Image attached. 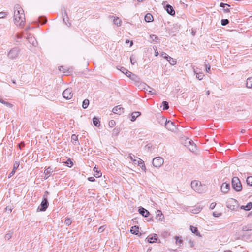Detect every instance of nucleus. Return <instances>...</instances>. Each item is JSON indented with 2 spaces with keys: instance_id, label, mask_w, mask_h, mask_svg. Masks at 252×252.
Instances as JSON below:
<instances>
[{
  "instance_id": "nucleus-29",
  "label": "nucleus",
  "mask_w": 252,
  "mask_h": 252,
  "mask_svg": "<svg viewBox=\"0 0 252 252\" xmlns=\"http://www.w3.org/2000/svg\"><path fill=\"white\" fill-rule=\"evenodd\" d=\"M89 104V100L87 99L84 100L82 103V107L84 109H86L88 107Z\"/></svg>"
},
{
  "instance_id": "nucleus-8",
  "label": "nucleus",
  "mask_w": 252,
  "mask_h": 252,
  "mask_svg": "<svg viewBox=\"0 0 252 252\" xmlns=\"http://www.w3.org/2000/svg\"><path fill=\"white\" fill-rule=\"evenodd\" d=\"M237 205V201L235 199L230 198L226 202L227 207L231 209L234 210L235 209V206Z\"/></svg>"
},
{
  "instance_id": "nucleus-20",
  "label": "nucleus",
  "mask_w": 252,
  "mask_h": 252,
  "mask_svg": "<svg viewBox=\"0 0 252 252\" xmlns=\"http://www.w3.org/2000/svg\"><path fill=\"white\" fill-rule=\"evenodd\" d=\"M140 115H141V112H138V111H135V112H132L131 114V118L130 120L132 122H134V121H135L136 118L138 117H139Z\"/></svg>"
},
{
  "instance_id": "nucleus-36",
  "label": "nucleus",
  "mask_w": 252,
  "mask_h": 252,
  "mask_svg": "<svg viewBox=\"0 0 252 252\" xmlns=\"http://www.w3.org/2000/svg\"><path fill=\"white\" fill-rule=\"evenodd\" d=\"M145 86V87H143V89L147 92H148L149 93H152V90H153L151 88H150L149 86H147L145 84L143 85Z\"/></svg>"
},
{
  "instance_id": "nucleus-6",
  "label": "nucleus",
  "mask_w": 252,
  "mask_h": 252,
  "mask_svg": "<svg viewBox=\"0 0 252 252\" xmlns=\"http://www.w3.org/2000/svg\"><path fill=\"white\" fill-rule=\"evenodd\" d=\"M19 53V48L15 47L13 48L11 50H10L8 54V56L13 59L17 58Z\"/></svg>"
},
{
  "instance_id": "nucleus-28",
  "label": "nucleus",
  "mask_w": 252,
  "mask_h": 252,
  "mask_svg": "<svg viewBox=\"0 0 252 252\" xmlns=\"http://www.w3.org/2000/svg\"><path fill=\"white\" fill-rule=\"evenodd\" d=\"M246 86L248 88H251L252 87V77L248 78L247 79Z\"/></svg>"
},
{
  "instance_id": "nucleus-31",
  "label": "nucleus",
  "mask_w": 252,
  "mask_h": 252,
  "mask_svg": "<svg viewBox=\"0 0 252 252\" xmlns=\"http://www.w3.org/2000/svg\"><path fill=\"white\" fill-rule=\"evenodd\" d=\"M94 171V172H96V174H95L94 176L96 177H99L100 176H101L102 175V174L101 173H100L98 171V168L96 167H94V169H93Z\"/></svg>"
},
{
  "instance_id": "nucleus-18",
  "label": "nucleus",
  "mask_w": 252,
  "mask_h": 252,
  "mask_svg": "<svg viewBox=\"0 0 252 252\" xmlns=\"http://www.w3.org/2000/svg\"><path fill=\"white\" fill-rule=\"evenodd\" d=\"M19 166V163L18 162H16L13 165V168L12 170V171L10 173V174L8 175V178H10L12 176L14 175L15 173L16 169L18 168Z\"/></svg>"
},
{
  "instance_id": "nucleus-55",
  "label": "nucleus",
  "mask_w": 252,
  "mask_h": 252,
  "mask_svg": "<svg viewBox=\"0 0 252 252\" xmlns=\"http://www.w3.org/2000/svg\"><path fill=\"white\" fill-rule=\"evenodd\" d=\"M132 73H131V72H130L128 70V71H126V73H125V74H126L128 77H131V75H132Z\"/></svg>"
},
{
  "instance_id": "nucleus-13",
  "label": "nucleus",
  "mask_w": 252,
  "mask_h": 252,
  "mask_svg": "<svg viewBox=\"0 0 252 252\" xmlns=\"http://www.w3.org/2000/svg\"><path fill=\"white\" fill-rule=\"evenodd\" d=\"M230 189V185L229 183H223L221 186V191L224 193H227Z\"/></svg>"
},
{
  "instance_id": "nucleus-38",
  "label": "nucleus",
  "mask_w": 252,
  "mask_h": 252,
  "mask_svg": "<svg viewBox=\"0 0 252 252\" xmlns=\"http://www.w3.org/2000/svg\"><path fill=\"white\" fill-rule=\"evenodd\" d=\"M150 38L151 41H156L158 40V37L154 34H151L150 35Z\"/></svg>"
},
{
  "instance_id": "nucleus-54",
  "label": "nucleus",
  "mask_w": 252,
  "mask_h": 252,
  "mask_svg": "<svg viewBox=\"0 0 252 252\" xmlns=\"http://www.w3.org/2000/svg\"><path fill=\"white\" fill-rule=\"evenodd\" d=\"M130 60L132 64L134 65L136 63V60L133 59L132 57H130Z\"/></svg>"
},
{
  "instance_id": "nucleus-24",
  "label": "nucleus",
  "mask_w": 252,
  "mask_h": 252,
  "mask_svg": "<svg viewBox=\"0 0 252 252\" xmlns=\"http://www.w3.org/2000/svg\"><path fill=\"white\" fill-rule=\"evenodd\" d=\"M252 207V202H249L246 205H242L240 207L241 209H244L246 211L250 210Z\"/></svg>"
},
{
  "instance_id": "nucleus-22",
  "label": "nucleus",
  "mask_w": 252,
  "mask_h": 252,
  "mask_svg": "<svg viewBox=\"0 0 252 252\" xmlns=\"http://www.w3.org/2000/svg\"><path fill=\"white\" fill-rule=\"evenodd\" d=\"M145 20L147 22H150L153 21V17L150 13H147L145 16Z\"/></svg>"
},
{
  "instance_id": "nucleus-57",
  "label": "nucleus",
  "mask_w": 252,
  "mask_h": 252,
  "mask_svg": "<svg viewBox=\"0 0 252 252\" xmlns=\"http://www.w3.org/2000/svg\"><path fill=\"white\" fill-rule=\"evenodd\" d=\"M216 205V203H212L210 205V208L211 209H213Z\"/></svg>"
},
{
  "instance_id": "nucleus-23",
  "label": "nucleus",
  "mask_w": 252,
  "mask_h": 252,
  "mask_svg": "<svg viewBox=\"0 0 252 252\" xmlns=\"http://www.w3.org/2000/svg\"><path fill=\"white\" fill-rule=\"evenodd\" d=\"M136 163L141 167V168L142 170L145 171L146 170V167H145L144 162L143 160L139 159V160H138V161L137 160Z\"/></svg>"
},
{
  "instance_id": "nucleus-44",
  "label": "nucleus",
  "mask_w": 252,
  "mask_h": 252,
  "mask_svg": "<svg viewBox=\"0 0 252 252\" xmlns=\"http://www.w3.org/2000/svg\"><path fill=\"white\" fill-rule=\"evenodd\" d=\"M170 64L172 65H174L176 64V60L172 58H171V60L168 61Z\"/></svg>"
},
{
  "instance_id": "nucleus-32",
  "label": "nucleus",
  "mask_w": 252,
  "mask_h": 252,
  "mask_svg": "<svg viewBox=\"0 0 252 252\" xmlns=\"http://www.w3.org/2000/svg\"><path fill=\"white\" fill-rule=\"evenodd\" d=\"M93 124H94V125L96 126H99V120L96 118V117H94L93 119Z\"/></svg>"
},
{
  "instance_id": "nucleus-34",
  "label": "nucleus",
  "mask_w": 252,
  "mask_h": 252,
  "mask_svg": "<svg viewBox=\"0 0 252 252\" xmlns=\"http://www.w3.org/2000/svg\"><path fill=\"white\" fill-rule=\"evenodd\" d=\"M0 102L6 105L7 106L11 108L12 107V105L7 102L4 101L2 99L0 98Z\"/></svg>"
},
{
  "instance_id": "nucleus-16",
  "label": "nucleus",
  "mask_w": 252,
  "mask_h": 252,
  "mask_svg": "<svg viewBox=\"0 0 252 252\" xmlns=\"http://www.w3.org/2000/svg\"><path fill=\"white\" fill-rule=\"evenodd\" d=\"M53 172L52 168L51 167H48L44 171V179H47Z\"/></svg>"
},
{
  "instance_id": "nucleus-2",
  "label": "nucleus",
  "mask_w": 252,
  "mask_h": 252,
  "mask_svg": "<svg viewBox=\"0 0 252 252\" xmlns=\"http://www.w3.org/2000/svg\"><path fill=\"white\" fill-rule=\"evenodd\" d=\"M191 187L194 191L198 193H202L206 189V186L197 180H194L191 182Z\"/></svg>"
},
{
  "instance_id": "nucleus-1",
  "label": "nucleus",
  "mask_w": 252,
  "mask_h": 252,
  "mask_svg": "<svg viewBox=\"0 0 252 252\" xmlns=\"http://www.w3.org/2000/svg\"><path fill=\"white\" fill-rule=\"evenodd\" d=\"M14 22L18 26L23 27L25 22V16L23 9L19 4L14 7Z\"/></svg>"
},
{
  "instance_id": "nucleus-35",
  "label": "nucleus",
  "mask_w": 252,
  "mask_h": 252,
  "mask_svg": "<svg viewBox=\"0 0 252 252\" xmlns=\"http://www.w3.org/2000/svg\"><path fill=\"white\" fill-rule=\"evenodd\" d=\"M39 21L42 24H44L47 22V19L45 17H39Z\"/></svg>"
},
{
  "instance_id": "nucleus-9",
  "label": "nucleus",
  "mask_w": 252,
  "mask_h": 252,
  "mask_svg": "<svg viewBox=\"0 0 252 252\" xmlns=\"http://www.w3.org/2000/svg\"><path fill=\"white\" fill-rule=\"evenodd\" d=\"M48 205L47 199L46 197H44L40 206L38 207V209H39L40 211H45L47 208Z\"/></svg>"
},
{
  "instance_id": "nucleus-21",
  "label": "nucleus",
  "mask_w": 252,
  "mask_h": 252,
  "mask_svg": "<svg viewBox=\"0 0 252 252\" xmlns=\"http://www.w3.org/2000/svg\"><path fill=\"white\" fill-rule=\"evenodd\" d=\"M156 218L159 220H163L164 219V216L160 210H157L156 212Z\"/></svg>"
},
{
  "instance_id": "nucleus-41",
  "label": "nucleus",
  "mask_w": 252,
  "mask_h": 252,
  "mask_svg": "<svg viewBox=\"0 0 252 252\" xmlns=\"http://www.w3.org/2000/svg\"><path fill=\"white\" fill-rule=\"evenodd\" d=\"M204 65L206 67V71L208 73L209 72V71L210 70V68H211L210 65H209V64L208 63H207L206 62H205V63H204Z\"/></svg>"
},
{
  "instance_id": "nucleus-26",
  "label": "nucleus",
  "mask_w": 252,
  "mask_h": 252,
  "mask_svg": "<svg viewBox=\"0 0 252 252\" xmlns=\"http://www.w3.org/2000/svg\"><path fill=\"white\" fill-rule=\"evenodd\" d=\"M130 232L132 234L137 235L139 232V227L137 226H132L131 228Z\"/></svg>"
},
{
  "instance_id": "nucleus-7",
  "label": "nucleus",
  "mask_w": 252,
  "mask_h": 252,
  "mask_svg": "<svg viewBox=\"0 0 252 252\" xmlns=\"http://www.w3.org/2000/svg\"><path fill=\"white\" fill-rule=\"evenodd\" d=\"M63 96L66 99H70L73 96L72 89H66L63 93Z\"/></svg>"
},
{
  "instance_id": "nucleus-45",
  "label": "nucleus",
  "mask_w": 252,
  "mask_h": 252,
  "mask_svg": "<svg viewBox=\"0 0 252 252\" xmlns=\"http://www.w3.org/2000/svg\"><path fill=\"white\" fill-rule=\"evenodd\" d=\"M65 163L68 167H71L73 165V162L70 159H67Z\"/></svg>"
},
{
  "instance_id": "nucleus-11",
  "label": "nucleus",
  "mask_w": 252,
  "mask_h": 252,
  "mask_svg": "<svg viewBox=\"0 0 252 252\" xmlns=\"http://www.w3.org/2000/svg\"><path fill=\"white\" fill-rule=\"evenodd\" d=\"M186 141L187 142H190L191 144V145H185V146H187L190 151L193 152H195L196 149V146L194 144L193 141L189 138H187L186 139Z\"/></svg>"
},
{
  "instance_id": "nucleus-37",
  "label": "nucleus",
  "mask_w": 252,
  "mask_h": 252,
  "mask_svg": "<svg viewBox=\"0 0 252 252\" xmlns=\"http://www.w3.org/2000/svg\"><path fill=\"white\" fill-rule=\"evenodd\" d=\"M175 239L176 240V244H181L183 243L182 239L181 238H180L179 237L176 236L175 237Z\"/></svg>"
},
{
  "instance_id": "nucleus-52",
  "label": "nucleus",
  "mask_w": 252,
  "mask_h": 252,
  "mask_svg": "<svg viewBox=\"0 0 252 252\" xmlns=\"http://www.w3.org/2000/svg\"><path fill=\"white\" fill-rule=\"evenodd\" d=\"M120 70V71L123 72V73H126V71H128V70H127L126 68L123 67H121V69H119Z\"/></svg>"
},
{
  "instance_id": "nucleus-61",
  "label": "nucleus",
  "mask_w": 252,
  "mask_h": 252,
  "mask_svg": "<svg viewBox=\"0 0 252 252\" xmlns=\"http://www.w3.org/2000/svg\"><path fill=\"white\" fill-rule=\"evenodd\" d=\"M224 10L225 12H229L230 11L229 10V8H224Z\"/></svg>"
},
{
  "instance_id": "nucleus-42",
  "label": "nucleus",
  "mask_w": 252,
  "mask_h": 252,
  "mask_svg": "<svg viewBox=\"0 0 252 252\" xmlns=\"http://www.w3.org/2000/svg\"><path fill=\"white\" fill-rule=\"evenodd\" d=\"M129 158L132 161H133L134 164H137V160L133 159V158H135V156L134 155H133L132 154H130L129 155Z\"/></svg>"
},
{
  "instance_id": "nucleus-40",
  "label": "nucleus",
  "mask_w": 252,
  "mask_h": 252,
  "mask_svg": "<svg viewBox=\"0 0 252 252\" xmlns=\"http://www.w3.org/2000/svg\"><path fill=\"white\" fill-rule=\"evenodd\" d=\"M162 105L163 106V110H167L169 108L168 103L167 101H163Z\"/></svg>"
},
{
  "instance_id": "nucleus-33",
  "label": "nucleus",
  "mask_w": 252,
  "mask_h": 252,
  "mask_svg": "<svg viewBox=\"0 0 252 252\" xmlns=\"http://www.w3.org/2000/svg\"><path fill=\"white\" fill-rule=\"evenodd\" d=\"M78 140V136L75 134H72L71 136V141L73 143H76Z\"/></svg>"
},
{
  "instance_id": "nucleus-59",
  "label": "nucleus",
  "mask_w": 252,
  "mask_h": 252,
  "mask_svg": "<svg viewBox=\"0 0 252 252\" xmlns=\"http://www.w3.org/2000/svg\"><path fill=\"white\" fill-rule=\"evenodd\" d=\"M5 16V13L4 12H0V18H2Z\"/></svg>"
},
{
  "instance_id": "nucleus-10",
  "label": "nucleus",
  "mask_w": 252,
  "mask_h": 252,
  "mask_svg": "<svg viewBox=\"0 0 252 252\" xmlns=\"http://www.w3.org/2000/svg\"><path fill=\"white\" fill-rule=\"evenodd\" d=\"M192 68L194 73L196 74V77L199 80L203 79L204 75L202 72H197L198 67H195V66H192Z\"/></svg>"
},
{
  "instance_id": "nucleus-46",
  "label": "nucleus",
  "mask_w": 252,
  "mask_h": 252,
  "mask_svg": "<svg viewBox=\"0 0 252 252\" xmlns=\"http://www.w3.org/2000/svg\"><path fill=\"white\" fill-rule=\"evenodd\" d=\"M71 220L70 219H66L65 220V223L67 225H69L71 224Z\"/></svg>"
},
{
  "instance_id": "nucleus-56",
  "label": "nucleus",
  "mask_w": 252,
  "mask_h": 252,
  "mask_svg": "<svg viewBox=\"0 0 252 252\" xmlns=\"http://www.w3.org/2000/svg\"><path fill=\"white\" fill-rule=\"evenodd\" d=\"M129 78L132 80H136V79L137 78V77L132 73V75H131V77H130Z\"/></svg>"
},
{
  "instance_id": "nucleus-50",
  "label": "nucleus",
  "mask_w": 252,
  "mask_h": 252,
  "mask_svg": "<svg viewBox=\"0 0 252 252\" xmlns=\"http://www.w3.org/2000/svg\"><path fill=\"white\" fill-rule=\"evenodd\" d=\"M220 6L221 7H222L223 8V9L225 8V7L226 6H228V7H230V5L229 4H225V3H220Z\"/></svg>"
},
{
  "instance_id": "nucleus-47",
  "label": "nucleus",
  "mask_w": 252,
  "mask_h": 252,
  "mask_svg": "<svg viewBox=\"0 0 252 252\" xmlns=\"http://www.w3.org/2000/svg\"><path fill=\"white\" fill-rule=\"evenodd\" d=\"M212 215L215 217H218L220 216L221 214L217 212H214Z\"/></svg>"
},
{
  "instance_id": "nucleus-5",
  "label": "nucleus",
  "mask_w": 252,
  "mask_h": 252,
  "mask_svg": "<svg viewBox=\"0 0 252 252\" xmlns=\"http://www.w3.org/2000/svg\"><path fill=\"white\" fill-rule=\"evenodd\" d=\"M164 163V159L160 157H157L153 159L152 163L156 167H161Z\"/></svg>"
},
{
  "instance_id": "nucleus-49",
  "label": "nucleus",
  "mask_w": 252,
  "mask_h": 252,
  "mask_svg": "<svg viewBox=\"0 0 252 252\" xmlns=\"http://www.w3.org/2000/svg\"><path fill=\"white\" fill-rule=\"evenodd\" d=\"M109 125L111 127H113L115 125V122L114 120H111L109 122Z\"/></svg>"
},
{
  "instance_id": "nucleus-64",
  "label": "nucleus",
  "mask_w": 252,
  "mask_h": 252,
  "mask_svg": "<svg viewBox=\"0 0 252 252\" xmlns=\"http://www.w3.org/2000/svg\"><path fill=\"white\" fill-rule=\"evenodd\" d=\"M185 145H191V144L190 142H187L186 141V140L185 141Z\"/></svg>"
},
{
  "instance_id": "nucleus-58",
  "label": "nucleus",
  "mask_w": 252,
  "mask_h": 252,
  "mask_svg": "<svg viewBox=\"0 0 252 252\" xmlns=\"http://www.w3.org/2000/svg\"><path fill=\"white\" fill-rule=\"evenodd\" d=\"M88 180L90 182H93L95 180V179L94 177H90L88 178Z\"/></svg>"
},
{
  "instance_id": "nucleus-15",
  "label": "nucleus",
  "mask_w": 252,
  "mask_h": 252,
  "mask_svg": "<svg viewBox=\"0 0 252 252\" xmlns=\"http://www.w3.org/2000/svg\"><path fill=\"white\" fill-rule=\"evenodd\" d=\"M112 111L115 114L121 115L124 113V108L121 107L120 105H118L113 108Z\"/></svg>"
},
{
  "instance_id": "nucleus-63",
  "label": "nucleus",
  "mask_w": 252,
  "mask_h": 252,
  "mask_svg": "<svg viewBox=\"0 0 252 252\" xmlns=\"http://www.w3.org/2000/svg\"><path fill=\"white\" fill-rule=\"evenodd\" d=\"M172 57H171L170 56H168L167 58H166V60H167L168 61L170 60H171Z\"/></svg>"
},
{
  "instance_id": "nucleus-4",
  "label": "nucleus",
  "mask_w": 252,
  "mask_h": 252,
  "mask_svg": "<svg viewBox=\"0 0 252 252\" xmlns=\"http://www.w3.org/2000/svg\"><path fill=\"white\" fill-rule=\"evenodd\" d=\"M165 127L168 130L172 132H176L177 130V127L175 125L174 123L171 121L165 120Z\"/></svg>"
},
{
  "instance_id": "nucleus-3",
  "label": "nucleus",
  "mask_w": 252,
  "mask_h": 252,
  "mask_svg": "<svg viewBox=\"0 0 252 252\" xmlns=\"http://www.w3.org/2000/svg\"><path fill=\"white\" fill-rule=\"evenodd\" d=\"M232 186L233 189L237 192L241 191L242 186L239 179L237 177H234L232 179Z\"/></svg>"
},
{
  "instance_id": "nucleus-30",
  "label": "nucleus",
  "mask_w": 252,
  "mask_h": 252,
  "mask_svg": "<svg viewBox=\"0 0 252 252\" xmlns=\"http://www.w3.org/2000/svg\"><path fill=\"white\" fill-rule=\"evenodd\" d=\"M113 21L114 24L118 26H120L121 25L122 21L118 17L115 18Z\"/></svg>"
},
{
  "instance_id": "nucleus-48",
  "label": "nucleus",
  "mask_w": 252,
  "mask_h": 252,
  "mask_svg": "<svg viewBox=\"0 0 252 252\" xmlns=\"http://www.w3.org/2000/svg\"><path fill=\"white\" fill-rule=\"evenodd\" d=\"M160 55L164 59H166V58H167V57L168 56V55L165 52H161L160 53Z\"/></svg>"
},
{
  "instance_id": "nucleus-62",
  "label": "nucleus",
  "mask_w": 252,
  "mask_h": 252,
  "mask_svg": "<svg viewBox=\"0 0 252 252\" xmlns=\"http://www.w3.org/2000/svg\"><path fill=\"white\" fill-rule=\"evenodd\" d=\"M22 37V35L21 34H17V38H18L20 39V38H21Z\"/></svg>"
},
{
  "instance_id": "nucleus-14",
  "label": "nucleus",
  "mask_w": 252,
  "mask_h": 252,
  "mask_svg": "<svg viewBox=\"0 0 252 252\" xmlns=\"http://www.w3.org/2000/svg\"><path fill=\"white\" fill-rule=\"evenodd\" d=\"M158 237L157 234H154L153 236L152 235H149L148 236L146 239V241L150 243H153L154 242H156L158 240Z\"/></svg>"
},
{
  "instance_id": "nucleus-27",
  "label": "nucleus",
  "mask_w": 252,
  "mask_h": 252,
  "mask_svg": "<svg viewBox=\"0 0 252 252\" xmlns=\"http://www.w3.org/2000/svg\"><path fill=\"white\" fill-rule=\"evenodd\" d=\"M202 209V207L198 206L190 210V212L192 214H197L201 211Z\"/></svg>"
},
{
  "instance_id": "nucleus-25",
  "label": "nucleus",
  "mask_w": 252,
  "mask_h": 252,
  "mask_svg": "<svg viewBox=\"0 0 252 252\" xmlns=\"http://www.w3.org/2000/svg\"><path fill=\"white\" fill-rule=\"evenodd\" d=\"M190 230L193 233L195 234L197 236L201 237V235L199 232L198 231V229L196 227H194L192 226H190Z\"/></svg>"
},
{
  "instance_id": "nucleus-60",
  "label": "nucleus",
  "mask_w": 252,
  "mask_h": 252,
  "mask_svg": "<svg viewBox=\"0 0 252 252\" xmlns=\"http://www.w3.org/2000/svg\"><path fill=\"white\" fill-rule=\"evenodd\" d=\"M25 146V144L24 142H21L19 144V148L20 149H21L22 147H23L24 146Z\"/></svg>"
},
{
  "instance_id": "nucleus-12",
  "label": "nucleus",
  "mask_w": 252,
  "mask_h": 252,
  "mask_svg": "<svg viewBox=\"0 0 252 252\" xmlns=\"http://www.w3.org/2000/svg\"><path fill=\"white\" fill-rule=\"evenodd\" d=\"M27 39L28 41V42L32 44L33 46L36 47L37 45V42L36 40V39L32 37V36L31 34H29L27 37Z\"/></svg>"
},
{
  "instance_id": "nucleus-19",
  "label": "nucleus",
  "mask_w": 252,
  "mask_h": 252,
  "mask_svg": "<svg viewBox=\"0 0 252 252\" xmlns=\"http://www.w3.org/2000/svg\"><path fill=\"white\" fill-rule=\"evenodd\" d=\"M139 213L145 217H147L149 214V212L144 208H140L139 209Z\"/></svg>"
},
{
  "instance_id": "nucleus-51",
  "label": "nucleus",
  "mask_w": 252,
  "mask_h": 252,
  "mask_svg": "<svg viewBox=\"0 0 252 252\" xmlns=\"http://www.w3.org/2000/svg\"><path fill=\"white\" fill-rule=\"evenodd\" d=\"M11 238V234L10 233L6 234L5 236V238L6 240H9Z\"/></svg>"
},
{
  "instance_id": "nucleus-53",
  "label": "nucleus",
  "mask_w": 252,
  "mask_h": 252,
  "mask_svg": "<svg viewBox=\"0 0 252 252\" xmlns=\"http://www.w3.org/2000/svg\"><path fill=\"white\" fill-rule=\"evenodd\" d=\"M104 230V226H102L98 228V232L102 233Z\"/></svg>"
},
{
  "instance_id": "nucleus-17",
  "label": "nucleus",
  "mask_w": 252,
  "mask_h": 252,
  "mask_svg": "<svg viewBox=\"0 0 252 252\" xmlns=\"http://www.w3.org/2000/svg\"><path fill=\"white\" fill-rule=\"evenodd\" d=\"M166 11L167 12L170 14V15H174L175 14V12L173 8V7L170 4H167L165 7Z\"/></svg>"
},
{
  "instance_id": "nucleus-39",
  "label": "nucleus",
  "mask_w": 252,
  "mask_h": 252,
  "mask_svg": "<svg viewBox=\"0 0 252 252\" xmlns=\"http://www.w3.org/2000/svg\"><path fill=\"white\" fill-rule=\"evenodd\" d=\"M247 184L251 186H252V176L247 177L246 180Z\"/></svg>"
},
{
  "instance_id": "nucleus-43",
  "label": "nucleus",
  "mask_w": 252,
  "mask_h": 252,
  "mask_svg": "<svg viewBox=\"0 0 252 252\" xmlns=\"http://www.w3.org/2000/svg\"><path fill=\"white\" fill-rule=\"evenodd\" d=\"M228 23H229V20L227 19H222L221 21V24L222 26H226Z\"/></svg>"
}]
</instances>
